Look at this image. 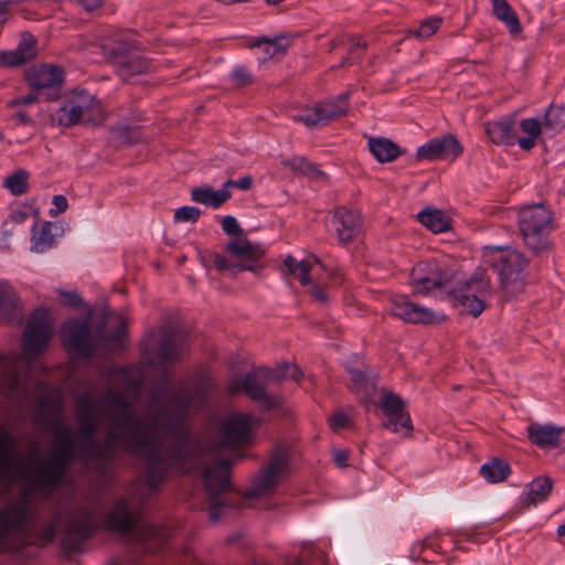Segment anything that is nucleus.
<instances>
[{
	"instance_id": "6ab92c4d",
	"label": "nucleus",
	"mask_w": 565,
	"mask_h": 565,
	"mask_svg": "<svg viewBox=\"0 0 565 565\" xmlns=\"http://www.w3.org/2000/svg\"><path fill=\"white\" fill-rule=\"evenodd\" d=\"M463 152V147L456 136L451 134L436 137L418 147L416 151V160L435 161L448 158H458Z\"/></svg>"
},
{
	"instance_id": "9d476101",
	"label": "nucleus",
	"mask_w": 565,
	"mask_h": 565,
	"mask_svg": "<svg viewBox=\"0 0 565 565\" xmlns=\"http://www.w3.org/2000/svg\"><path fill=\"white\" fill-rule=\"evenodd\" d=\"M291 452L288 446L276 445L269 457V461L254 478L252 487L246 491V499H255L277 488L280 480L289 472Z\"/></svg>"
},
{
	"instance_id": "49530a36",
	"label": "nucleus",
	"mask_w": 565,
	"mask_h": 565,
	"mask_svg": "<svg viewBox=\"0 0 565 565\" xmlns=\"http://www.w3.org/2000/svg\"><path fill=\"white\" fill-rule=\"evenodd\" d=\"M366 47V42L362 41L360 38H353L352 44L349 49V54L348 56L343 57L341 66H350L355 61L361 60Z\"/></svg>"
},
{
	"instance_id": "6e6552de",
	"label": "nucleus",
	"mask_w": 565,
	"mask_h": 565,
	"mask_svg": "<svg viewBox=\"0 0 565 565\" xmlns=\"http://www.w3.org/2000/svg\"><path fill=\"white\" fill-rule=\"evenodd\" d=\"M61 333L63 347L72 356L89 359L102 343L104 324L94 331L88 320L74 318L63 323Z\"/></svg>"
},
{
	"instance_id": "cd10ccee",
	"label": "nucleus",
	"mask_w": 565,
	"mask_h": 565,
	"mask_svg": "<svg viewBox=\"0 0 565 565\" xmlns=\"http://www.w3.org/2000/svg\"><path fill=\"white\" fill-rule=\"evenodd\" d=\"M486 134L495 145H514L516 140V127L514 117H503L500 120L486 124Z\"/></svg>"
},
{
	"instance_id": "680f3d73",
	"label": "nucleus",
	"mask_w": 565,
	"mask_h": 565,
	"mask_svg": "<svg viewBox=\"0 0 565 565\" xmlns=\"http://www.w3.org/2000/svg\"><path fill=\"white\" fill-rule=\"evenodd\" d=\"M350 419L348 415L344 412H337L331 418H330V427L333 430H339L341 428H344L348 426Z\"/></svg>"
},
{
	"instance_id": "bb28decb",
	"label": "nucleus",
	"mask_w": 565,
	"mask_h": 565,
	"mask_svg": "<svg viewBox=\"0 0 565 565\" xmlns=\"http://www.w3.org/2000/svg\"><path fill=\"white\" fill-rule=\"evenodd\" d=\"M76 417L78 422V435L97 434L99 420L97 417V404L90 396L82 397L77 403Z\"/></svg>"
},
{
	"instance_id": "4be33fe9",
	"label": "nucleus",
	"mask_w": 565,
	"mask_h": 565,
	"mask_svg": "<svg viewBox=\"0 0 565 565\" xmlns=\"http://www.w3.org/2000/svg\"><path fill=\"white\" fill-rule=\"evenodd\" d=\"M333 224L339 243H351L361 232L362 215L360 211L347 206H338L333 210Z\"/></svg>"
},
{
	"instance_id": "13d9d810",
	"label": "nucleus",
	"mask_w": 565,
	"mask_h": 565,
	"mask_svg": "<svg viewBox=\"0 0 565 565\" xmlns=\"http://www.w3.org/2000/svg\"><path fill=\"white\" fill-rule=\"evenodd\" d=\"M126 333V324L121 321L118 327L109 333L104 332L103 342H120Z\"/></svg>"
},
{
	"instance_id": "dca6fc26",
	"label": "nucleus",
	"mask_w": 565,
	"mask_h": 565,
	"mask_svg": "<svg viewBox=\"0 0 565 565\" xmlns=\"http://www.w3.org/2000/svg\"><path fill=\"white\" fill-rule=\"evenodd\" d=\"M64 76L63 67L42 64L29 70L25 73V81L33 90L43 93L46 100L53 102L60 98Z\"/></svg>"
},
{
	"instance_id": "4468645a",
	"label": "nucleus",
	"mask_w": 565,
	"mask_h": 565,
	"mask_svg": "<svg viewBox=\"0 0 565 565\" xmlns=\"http://www.w3.org/2000/svg\"><path fill=\"white\" fill-rule=\"evenodd\" d=\"M411 279L417 294H427L434 289L447 288L455 279L454 270L437 260L419 262L411 273Z\"/></svg>"
},
{
	"instance_id": "72a5a7b5",
	"label": "nucleus",
	"mask_w": 565,
	"mask_h": 565,
	"mask_svg": "<svg viewBox=\"0 0 565 565\" xmlns=\"http://www.w3.org/2000/svg\"><path fill=\"white\" fill-rule=\"evenodd\" d=\"M511 472L509 462L498 457L484 462L479 470L480 476L489 483L505 481Z\"/></svg>"
},
{
	"instance_id": "f3484780",
	"label": "nucleus",
	"mask_w": 565,
	"mask_h": 565,
	"mask_svg": "<svg viewBox=\"0 0 565 565\" xmlns=\"http://www.w3.org/2000/svg\"><path fill=\"white\" fill-rule=\"evenodd\" d=\"M380 408L386 417L382 423V427L393 433L405 429L407 435L413 430V423L409 413L406 411V402L401 395L382 390Z\"/></svg>"
},
{
	"instance_id": "5fc2aeb1",
	"label": "nucleus",
	"mask_w": 565,
	"mask_h": 565,
	"mask_svg": "<svg viewBox=\"0 0 565 565\" xmlns=\"http://www.w3.org/2000/svg\"><path fill=\"white\" fill-rule=\"evenodd\" d=\"M222 230L227 235L241 236L243 234V228L238 224L237 220L232 215H226L222 218Z\"/></svg>"
},
{
	"instance_id": "4c0bfd02",
	"label": "nucleus",
	"mask_w": 565,
	"mask_h": 565,
	"mask_svg": "<svg viewBox=\"0 0 565 565\" xmlns=\"http://www.w3.org/2000/svg\"><path fill=\"white\" fill-rule=\"evenodd\" d=\"M286 371H288V363H282L277 365L276 367H267L259 366L253 370V373L256 374L258 380V385L264 390H267V386L273 383H280L286 379Z\"/></svg>"
},
{
	"instance_id": "ea45409f",
	"label": "nucleus",
	"mask_w": 565,
	"mask_h": 565,
	"mask_svg": "<svg viewBox=\"0 0 565 565\" xmlns=\"http://www.w3.org/2000/svg\"><path fill=\"white\" fill-rule=\"evenodd\" d=\"M88 106L78 104L63 105L57 111V122L60 126L71 127L77 125L85 117Z\"/></svg>"
},
{
	"instance_id": "c756f323",
	"label": "nucleus",
	"mask_w": 565,
	"mask_h": 565,
	"mask_svg": "<svg viewBox=\"0 0 565 565\" xmlns=\"http://www.w3.org/2000/svg\"><path fill=\"white\" fill-rule=\"evenodd\" d=\"M367 145L370 152L380 163L392 162L402 154L399 146L387 138L371 137Z\"/></svg>"
},
{
	"instance_id": "2eb2a0df",
	"label": "nucleus",
	"mask_w": 565,
	"mask_h": 565,
	"mask_svg": "<svg viewBox=\"0 0 565 565\" xmlns=\"http://www.w3.org/2000/svg\"><path fill=\"white\" fill-rule=\"evenodd\" d=\"M226 391L231 396L241 392L245 393L258 405L262 413L278 409L282 403L279 395L271 394L258 385V380L253 371L247 372L243 379H232L227 384Z\"/></svg>"
},
{
	"instance_id": "423d86ee",
	"label": "nucleus",
	"mask_w": 565,
	"mask_h": 565,
	"mask_svg": "<svg viewBox=\"0 0 565 565\" xmlns=\"http://www.w3.org/2000/svg\"><path fill=\"white\" fill-rule=\"evenodd\" d=\"M160 339L156 349L147 354L152 358L148 360L149 366H158L162 373L159 377V388H167L172 384V379L168 373L170 364L183 359L188 347V333L183 328L174 323H164L160 328Z\"/></svg>"
},
{
	"instance_id": "a19ab883",
	"label": "nucleus",
	"mask_w": 565,
	"mask_h": 565,
	"mask_svg": "<svg viewBox=\"0 0 565 565\" xmlns=\"http://www.w3.org/2000/svg\"><path fill=\"white\" fill-rule=\"evenodd\" d=\"M33 249L43 253L54 244V235L52 234L51 222H45L38 233L32 235Z\"/></svg>"
},
{
	"instance_id": "f8f14e48",
	"label": "nucleus",
	"mask_w": 565,
	"mask_h": 565,
	"mask_svg": "<svg viewBox=\"0 0 565 565\" xmlns=\"http://www.w3.org/2000/svg\"><path fill=\"white\" fill-rule=\"evenodd\" d=\"M52 334L53 326L47 309H35L22 334L24 354L32 358L42 354L46 350Z\"/></svg>"
},
{
	"instance_id": "c9c22d12",
	"label": "nucleus",
	"mask_w": 565,
	"mask_h": 565,
	"mask_svg": "<svg viewBox=\"0 0 565 565\" xmlns=\"http://www.w3.org/2000/svg\"><path fill=\"white\" fill-rule=\"evenodd\" d=\"M520 129L526 134V137L518 139V145L521 149L529 151L535 146V141L541 134H545L543 122L537 118H526L521 120Z\"/></svg>"
},
{
	"instance_id": "bf43d9fd",
	"label": "nucleus",
	"mask_w": 565,
	"mask_h": 565,
	"mask_svg": "<svg viewBox=\"0 0 565 565\" xmlns=\"http://www.w3.org/2000/svg\"><path fill=\"white\" fill-rule=\"evenodd\" d=\"M120 145H134L139 141V134L137 130L131 128H125L119 134Z\"/></svg>"
},
{
	"instance_id": "338daca9",
	"label": "nucleus",
	"mask_w": 565,
	"mask_h": 565,
	"mask_svg": "<svg viewBox=\"0 0 565 565\" xmlns=\"http://www.w3.org/2000/svg\"><path fill=\"white\" fill-rule=\"evenodd\" d=\"M349 454L345 450H334L333 451V460L340 468H345L348 466Z\"/></svg>"
},
{
	"instance_id": "864d4df0",
	"label": "nucleus",
	"mask_w": 565,
	"mask_h": 565,
	"mask_svg": "<svg viewBox=\"0 0 565 565\" xmlns=\"http://www.w3.org/2000/svg\"><path fill=\"white\" fill-rule=\"evenodd\" d=\"M295 120L302 122L308 128H316L319 125H324L317 105L311 111L295 116Z\"/></svg>"
},
{
	"instance_id": "7c9ffc66",
	"label": "nucleus",
	"mask_w": 565,
	"mask_h": 565,
	"mask_svg": "<svg viewBox=\"0 0 565 565\" xmlns=\"http://www.w3.org/2000/svg\"><path fill=\"white\" fill-rule=\"evenodd\" d=\"M417 220L435 234L447 232L451 226V220L444 211L429 206L417 214Z\"/></svg>"
},
{
	"instance_id": "4d7b16f0",
	"label": "nucleus",
	"mask_w": 565,
	"mask_h": 565,
	"mask_svg": "<svg viewBox=\"0 0 565 565\" xmlns=\"http://www.w3.org/2000/svg\"><path fill=\"white\" fill-rule=\"evenodd\" d=\"M40 96H43V93H39L36 90L31 92L28 95L17 97L8 103L9 107H14L19 105H31L39 100Z\"/></svg>"
},
{
	"instance_id": "ddd939ff",
	"label": "nucleus",
	"mask_w": 565,
	"mask_h": 565,
	"mask_svg": "<svg viewBox=\"0 0 565 565\" xmlns=\"http://www.w3.org/2000/svg\"><path fill=\"white\" fill-rule=\"evenodd\" d=\"M488 288L489 280L484 278V270L478 269L470 279L455 288L446 289V292L454 299L455 306H461L468 315L478 317L486 308L480 295Z\"/></svg>"
},
{
	"instance_id": "a878e982",
	"label": "nucleus",
	"mask_w": 565,
	"mask_h": 565,
	"mask_svg": "<svg viewBox=\"0 0 565 565\" xmlns=\"http://www.w3.org/2000/svg\"><path fill=\"white\" fill-rule=\"evenodd\" d=\"M526 431L533 445L542 449H552L558 446L565 428L551 424L532 423L527 426Z\"/></svg>"
},
{
	"instance_id": "37998d69",
	"label": "nucleus",
	"mask_w": 565,
	"mask_h": 565,
	"mask_svg": "<svg viewBox=\"0 0 565 565\" xmlns=\"http://www.w3.org/2000/svg\"><path fill=\"white\" fill-rule=\"evenodd\" d=\"M230 82L234 88H242L255 83V76L244 65H236L228 75Z\"/></svg>"
},
{
	"instance_id": "f03ea898",
	"label": "nucleus",
	"mask_w": 565,
	"mask_h": 565,
	"mask_svg": "<svg viewBox=\"0 0 565 565\" xmlns=\"http://www.w3.org/2000/svg\"><path fill=\"white\" fill-rule=\"evenodd\" d=\"M40 405L42 409L38 413L36 420L52 429L55 447L47 460L42 461L39 457L34 458L28 470L23 472V477L38 491L51 493L64 481L71 465L79 461V438L74 437L70 426L62 424L58 419H51L44 412L45 407H50L55 415H60L62 412L60 401L43 398Z\"/></svg>"
},
{
	"instance_id": "aec40b11",
	"label": "nucleus",
	"mask_w": 565,
	"mask_h": 565,
	"mask_svg": "<svg viewBox=\"0 0 565 565\" xmlns=\"http://www.w3.org/2000/svg\"><path fill=\"white\" fill-rule=\"evenodd\" d=\"M220 436L225 446H245L252 439V416L239 413L230 417L221 427Z\"/></svg>"
},
{
	"instance_id": "a18cd8bd",
	"label": "nucleus",
	"mask_w": 565,
	"mask_h": 565,
	"mask_svg": "<svg viewBox=\"0 0 565 565\" xmlns=\"http://www.w3.org/2000/svg\"><path fill=\"white\" fill-rule=\"evenodd\" d=\"M212 388L211 380L206 376H200L189 393L193 403L203 404L207 401L209 393Z\"/></svg>"
},
{
	"instance_id": "de8ad7c7",
	"label": "nucleus",
	"mask_w": 565,
	"mask_h": 565,
	"mask_svg": "<svg viewBox=\"0 0 565 565\" xmlns=\"http://www.w3.org/2000/svg\"><path fill=\"white\" fill-rule=\"evenodd\" d=\"M35 46V38L30 33H23L15 51L21 53L23 56H28V62H30L36 55Z\"/></svg>"
},
{
	"instance_id": "0eeeda50",
	"label": "nucleus",
	"mask_w": 565,
	"mask_h": 565,
	"mask_svg": "<svg viewBox=\"0 0 565 565\" xmlns=\"http://www.w3.org/2000/svg\"><path fill=\"white\" fill-rule=\"evenodd\" d=\"M108 62L121 81L131 83L138 75L153 71V64L146 58L137 43L130 39H118L103 45Z\"/></svg>"
},
{
	"instance_id": "473e14b6",
	"label": "nucleus",
	"mask_w": 565,
	"mask_h": 565,
	"mask_svg": "<svg viewBox=\"0 0 565 565\" xmlns=\"http://www.w3.org/2000/svg\"><path fill=\"white\" fill-rule=\"evenodd\" d=\"M493 15L501 21L512 35L522 32V24L514 9L507 0H491Z\"/></svg>"
},
{
	"instance_id": "1a4fd4ad",
	"label": "nucleus",
	"mask_w": 565,
	"mask_h": 565,
	"mask_svg": "<svg viewBox=\"0 0 565 565\" xmlns=\"http://www.w3.org/2000/svg\"><path fill=\"white\" fill-rule=\"evenodd\" d=\"M171 403L175 406V411L173 413V416L175 418H170L167 422L154 420L153 422V426H162V427H164L167 429L168 435H170L172 437V440L168 444V446L171 443H174L177 440V435L174 433H172V430H171V427H173V426L178 427L180 430H183V431L188 433L190 438H192L194 441H196L199 444V447H200L199 454L195 455L193 458L188 459L184 462V467L183 468H181V469L172 468L171 469V475L172 473L188 475V473H191V472L198 470L201 467L202 461H203L204 456H205V446L203 445V443L199 438L193 436L191 434V431L186 427H184L182 425V423L185 419L190 408L193 405L191 394L188 391L179 390L178 392H175L172 395Z\"/></svg>"
},
{
	"instance_id": "09e8293b",
	"label": "nucleus",
	"mask_w": 565,
	"mask_h": 565,
	"mask_svg": "<svg viewBox=\"0 0 565 565\" xmlns=\"http://www.w3.org/2000/svg\"><path fill=\"white\" fill-rule=\"evenodd\" d=\"M17 307V297L13 290L6 284L0 282V311L11 312Z\"/></svg>"
},
{
	"instance_id": "a211bd4d",
	"label": "nucleus",
	"mask_w": 565,
	"mask_h": 565,
	"mask_svg": "<svg viewBox=\"0 0 565 565\" xmlns=\"http://www.w3.org/2000/svg\"><path fill=\"white\" fill-rule=\"evenodd\" d=\"M96 531L94 512L90 509H85L77 521L64 527L61 539L62 546L68 552H78L83 544L95 535Z\"/></svg>"
},
{
	"instance_id": "052dcab7",
	"label": "nucleus",
	"mask_w": 565,
	"mask_h": 565,
	"mask_svg": "<svg viewBox=\"0 0 565 565\" xmlns=\"http://www.w3.org/2000/svg\"><path fill=\"white\" fill-rule=\"evenodd\" d=\"M52 203L55 209L54 210L52 209L50 211L51 216H56L61 213H64L68 207L67 199L62 194L54 195Z\"/></svg>"
},
{
	"instance_id": "69168bd1",
	"label": "nucleus",
	"mask_w": 565,
	"mask_h": 565,
	"mask_svg": "<svg viewBox=\"0 0 565 565\" xmlns=\"http://www.w3.org/2000/svg\"><path fill=\"white\" fill-rule=\"evenodd\" d=\"M435 548L434 544L430 542V537H426L424 541H422L420 543H417L415 544L413 547H412V551H411V556L413 558L417 557L419 558L422 553L424 552L425 548Z\"/></svg>"
},
{
	"instance_id": "b1692460",
	"label": "nucleus",
	"mask_w": 565,
	"mask_h": 565,
	"mask_svg": "<svg viewBox=\"0 0 565 565\" xmlns=\"http://www.w3.org/2000/svg\"><path fill=\"white\" fill-rule=\"evenodd\" d=\"M349 373L351 379L350 390L358 396L361 404L366 409L372 405H376L377 374H370L360 369H350Z\"/></svg>"
},
{
	"instance_id": "603ef678",
	"label": "nucleus",
	"mask_w": 565,
	"mask_h": 565,
	"mask_svg": "<svg viewBox=\"0 0 565 565\" xmlns=\"http://www.w3.org/2000/svg\"><path fill=\"white\" fill-rule=\"evenodd\" d=\"M28 63V56L14 51L0 52V64L8 67L21 66Z\"/></svg>"
},
{
	"instance_id": "c85d7f7f",
	"label": "nucleus",
	"mask_w": 565,
	"mask_h": 565,
	"mask_svg": "<svg viewBox=\"0 0 565 565\" xmlns=\"http://www.w3.org/2000/svg\"><path fill=\"white\" fill-rule=\"evenodd\" d=\"M232 196L230 190H214L212 186H196L191 190V200L213 209L221 207Z\"/></svg>"
},
{
	"instance_id": "412c9836",
	"label": "nucleus",
	"mask_w": 565,
	"mask_h": 565,
	"mask_svg": "<svg viewBox=\"0 0 565 565\" xmlns=\"http://www.w3.org/2000/svg\"><path fill=\"white\" fill-rule=\"evenodd\" d=\"M391 312L407 323L433 324L438 321L433 310L412 302L406 296H395L392 299Z\"/></svg>"
},
{
	"instance_id": "e433bc0d",
	"label": "nucleus",
	"mask_w": 565,
	"mask_h": 565,
	"mask_svg": "<svg viewBox=\"0 0 565 565\" xmlns=\"http://www.w3.org/2000/svg\"><path fill=\"white\" fill-rule=\"evenodd\" d=\"M543 126L545 135L553 137L565 128V106L551 104L545 110Z\"/></svg>"
},
{
	"instance_id": "58836bf2",
	"label": "nucleus",
	"mask_w": 565,
	"mask_h": 565,
	"mask_svg": "<svg viewBox=\"0 0 565 565\" xmlns=\"http://www.w3.org/2000/svg\"><path fill=\"white\" fill-rule=\"evenodd\" d=\"M284 266L288 270L289 274L295 275L301 286H310L311 278L310 273L312 269V263L309 260H297L291 255H288L284 259Z\"/></svg>"
},
{
	"instance_id": "7ed1b4c3",
	"label": "nucleus",
	"mask_w": 565,
	"mask_h": 565,
	"mask_svg": "<svg viewBox=\"0 0 565 565\" xmlns=\"http://www.w3.org/2000/svg\"><path fill=\"white\" fill-rule=\"evenodd\" d=\"M238 459L241 457L222 458L202 470V480L209 498V516L213 522L218 521L226 510L236 509L241 504V501L231 493V468Z\"/></svg>"
},
{
	"instance_id": "8fccbe9b",
	"label": "nucleus",
	"mask_w": 565,
	"mask_h": 565,
	"mask_svg": "<svg viewBox=\"0 0 565 565\" xmlns=\"http://www.w3.org/2000/svg\"><path fill=\"white\" fill-rule=\"evenodd\" d=\"M201 210L195 206H182L175 210V222H190L195 223L201 216Z\"/></svg>"
},
{
	"instance_id": "3c124183",
	"label": "nucleus",
	"mask_w": 565,
	"mask_h": 565,
	"mask_svg": "<svg viewBox=\"0 0 565 565\" xmlns=\"http://www.w3.org/2000/svg\"><path fill=\"white\" fill-rule=\"evenodd\" d=\"M255 46H264V52L269 57H274L286 52V47L278 40H269L267 38L259 39Z\"/></svg>"
},
{
	"instance_id": "f704fd0d",
	"label": "nucleus",
	"mask_w": 565,
	"mask_h": 565,
	"mask_svg": "<svg viewBox=\"0 0 565 565\" xmlns=\"http://www.w3.org/2000/svg\"><path fill=\"white\" fill-rule=\"evenodd\" d=\"M553 480L547 476L533 479L529 484L525 503L536 505L539 502L545 501L552 492Z\"/></svg>"
},
{
	"instance_id": "5701e85b",
	"label": "nucleus",
	"mask_w": 565,
	"mask_h": 565,
	"mask_svg": "<svg viewBox=\"0 0 565 565\" xmlns=\"http://www.w3.org/2000/svg\"><path fill=\"white\" fill-rule=\"evenodd\" d=\"M30 514V504L26 500L12 503L0 510V553L8 534L21 530Z\"/></svg>"
},
{
	"instance_id": "9b49d317",
	"label": "nucleus",
	"mask_w": 565,
	"mask_h": 565,
	"mask_svg": "<svg viewBox=\"0 0 565 565\" xmlns=\"http://www.w3.org/2000/svg\"><path fill=\"white\" fill-rule=\"evenodd\" d=\"M226 252L238 260L233 262L221 254L214 256V266L217 270H231L234 274L238 271H255L258 268L257 262L263 257L264 249L259 244L252 243L248 239L231 241L226 245Z\"/></svg>"
},
{
	"instance_id": "79ce46f5",
	"label": "nucleus",
	"mask_w": 565,
	"mask_h": 565,
	"mask_svg": "<svg viewBox=\"0 0 565 565\" xmlns=\"http://www.w3.org/2000/svg\"><path fill=\"white\" fill-rule=\"evenodd\" d=\"M28 178L29 173L25 170H19L6 179L4 186L13 195L24 194L28 191Z\"/></svg>"
},
{
	"instance_id": "393cba45",
	"label": "nucleus",
	"mask_w": 565,
	"mask_h": 565,
	"mask_svg": "<svg viewBox=\"0 0 565 565\" xmlns=\"http://www.w3.org/2000/svg\"><path fill=\"white\" fill-rule=\"evenodd\" d=\"M137 518L125 498L115 501L113 509L105 518V524L110 531L128 534L137 525Z\"/></svg>"
},
{
	"instance_id": "2f4dec72",
	"label": "nucleus",
	"mask_w": 565,
	"mask_h": 565,
	"mask_svg": "<svg viewBox=\"0 0 565 565\" xmlns=\"http://www.w3.org/2000/svg\"><path fill=\"white\" fill-rule=\"evenodd\" d=\"M350 92H344L335 98H331L317 104L321 118L326 124L330 120L339 118L349 110Z\"/></svg>"
},
{
	"instance_id": "f257e3e1",
	"label": "nucleus",
	"mask_w": 565,
	"mask_h": 565,
	"mask_svg": "<svg viewBox=\"0 0 565 565\" xmlns=\"http://www.w3.org/2000/svg\"><path fill=\"white\" fill-rule=\"evenodd\" d=\"M102 402L108 406V419L116 429L109 431L104 444L96 439V434L78 435L81 462L87 459L109 462L119 446L125 452L145 461V481L150 490L157 491L169 479L172 468H183L188 459L199 454V444L174 426L171 430L177 440L167 446L164 454L160 452L158 440L145 429L143 420L134 413L125 392L109 390Z\"/></svg>"
},
{
	"instance_id": "e2e57ef3",
	"label": "nucleus",
	"mask_w": 565,
	"mask_h": 565,
	"mask_svg": "<svg viewBox=\"0 0 565 565\" xmlns=\"http://www.w3.org/2000/svg\"><path fill=\"white\" fill-rule=\"evenodd\" d=\"M56 535L57 524L55 522L45 525L40 533L41 540L43 541L44 544L52 543L55 540Z\"/></svg>"
},
{
	"instance_id": "39448f33",
	"label": "nucleus",
	"mask_w": 565,
	"mask_h": 565,
	"mask_svg": "<svg viewBox=\"0 0 565 565\" xmlns=\"http://www.w3.org/2000/svg\"><path fill=\"white\" fill-rule=\"evenodd\" d=\"M484 257L498 274L505 296L514 297L524 290L529 259L523 253L511 247L495 246L488 247Z\"/></svg>"
},
{
	"instance_id": "0e129e2a",
	"label": "nucleus",
	"mask_w": 565,
	"mask_h": 565,
	"mask_svg": "<svg viewBox=\"0 0 565 565\" xmlns=\"http://www.w3.org/2000/svg\"><path fill=\"white\" fill-rule=\"evenodd\" d=\"M58 294L65 298V303L78 308L83 303L82 297L76 291L60 290Z\"/></svg>"
},
{
	"instance_id": "774afa93",
	"label": "nucleus",
	"mask_w": 565,
	"mask_h": 565,
	"mask_svg": "<svg viewBox=\"0 0 565 565\" xmlns=\"http://www.w3.org/2000/svg\"><path fill=\"white\" fill-rule=\"evenodd\" d=\"M105 0H77V2L88 12L99 9Z\"/></svg>"
},
{
	"instance_id": "6e6d98bb",
	"label": "nucleus",
	"mask_w": 565,
	"mask_h": 565,
	"mask_svg": "<svg viewBox=\"0 0 565 565\" xmlns=\"http://www.w3.org/2000/svg\"><path fill=\"white\" fill-rule=\"evenodd\" d=\"M309 294L320 305H327L330 300L326 288L318 284H312L309 286Z\"/></svg>"
},
{
	"instance_id": "20e7f679",
	"label": "nucleus",
	"mask_w": 565,
	"mask_h": 565,
	"mask_svg": "<svg viewBox=\"0 0 565 565\" xmlns=\"http://www.w3.org/2000/svg\"><path fill=\"white\" fill-rule=\"evenodd\" d=\"M518 227L524 246L534 256H543L553 249L551 241V234L555 230L553 213L543 203L520 207Z\"/></svg>"
},
{
	"instance_id": "c03bdc74",
	"label": "nucleus",
	"mask_w": 565,
	"mask_h": 565,
	"mask_svg": "<svg viewBox=\"0 0 565 565\" xmlns=\"http://www.w3.org/2000/svg\"><path fill=\"white\" fill-rule=\"evenodd\" d=\"M443 20L440 18H428L419 24L417 29L409 30L408 34L417 39H426L431 36L441 25Z\"/></svg>"
}]
</instances>
